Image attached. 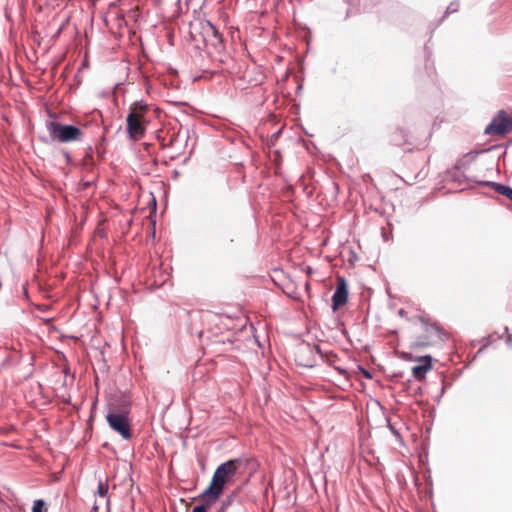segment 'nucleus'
<instances>
[{
	"instance_id": "6e6552de",
	"label": "nucleus",
	"mask_w": 512,
	"mask_h": 512,
	"mask_svg": "<svg viewBox=\"0 0 512 512\" xmlns=\"http://www.w3.org/2000/svg\"><path fill=\"white\" fill-rule=\"evenodd\" d=\"M131 404V397L127 393L120 392L110 399L107 404L108 412L130 414Z\"/></svg>"
},
{
	"instance_id": "de8ad7c7",
	"label": "nucleus",
	"mask_w": 512,
	"mask_h": 512,
	"mask_svg": "<svg viewBox=\"0 0 512 512\" xmlns=\"http://www.w3.org/2000/svg\"><path fill=\"white\" fill-rule=\"evenodd\" d=\"M233 241H234V240H233V238H232V237H230V238L228 239L229 244L233 243Z\"/></svg>"
},
{
	"instance_id": "e433bc0d",
	"label": "nucleus",
	"mask_w": 512,
	"mask_h": 512,
	"mask_svg": "<svg viewBox=\"0 0 512 512\" xmlns=\"http://www.w3.org/2000/svg\"><path fill=\"white\" fill-rule=\"evenodd\" d=\"M443 395H444V393H442V391L440 390L439 395H437V396L435 397V399H434V400H435V402L439 403Z\"/></svg>"
},
{
	"instance_id": "7ed1b4c3",
	"label": "nucleus",
	"mask_w": 512,
	"mask_h": 512,
	"mask_svg": "<svg viewBox=\"0 0 512 512\" xmlns=\"http://www.w3.org/2000/svg\"><path fill=\"white\" fill-rule=\"evenodd\" d=\"M52 120L46 122V129L49 136H40L39 140L44 144H52L53 142L71 143L79 141L83 135V131L76 125L64 124L56 120V116L49 113Z\"/></svg>"
},
{
	"instance_id": "b1692460",
	"label": "nucleus",
	"mask_w": 512,
	"mask_h": 512,
	"mask_svg": "<svg viewBox=\"0 0 512 512\" xmlns=\"http://www.w3.org/2000/svg\"><path fill=\"white\" fill-rule=\"evenodd\" d=\"M499 189H501V192L499 194L505 196L512 202V187L504 184V186H501Z\"/></svg>"
},
{
	"instance_id": "a19ab883",
	"label": "nucleus",
	"mask_w": 512,
	"mask_h": 512,
	"mask_svg": "<svg viewBox=\"0 0 512 512\" xmlns=\"http://www.w3.org/2000/svg\"><path fill=\"white\" fill-rule=\"evenodd\" d=\"M97 154L100 158H103L104 157V152L101 151L100 149H97Z\"/></svg>"
},
{
	"instance_id": "4c0bfd02",
	"label": "nucleus",
	"mask_w": 512,
	"mask_h": 512,
	"mask_svg": "<svg viewBox=\"0 0 512 512\" xmlns=\"http://www.w3.org/2000/svg\"><path fill=\"white\" fill-rule=\"evenodd\" d=\"M302 89H303V85H302V84L298 85V86H297V88H296L295 93H296V94H300V92L302 91Z\"/></svg>"
},
{
	"instance_id": "8fccbe9b",
	"label": "nucleus",
	"mask_w": 512,
	"mask_h": 512,
	"mask_svg": "<svg viewBox=\"0 0 512 512\" xmlns=\"http://www.w3.org/2000/svg\"><path fill=\"white\" fill-rule=\"evenodd\" d=\"M510 144H512V139L510 140Z\"/></svg>"
},
{
	"instance_id": "473e14b6",
	"label": "nucleus",
	"mask_w": 512,
	"mask_h": 512,
	"mask_svg": "<svg viewBox=\"0 0 512 512\" xmlns=\"http://www.w3.org/2000/svg\"><path fill=\"white\" fill-rule=\"evenodd\" d=\"M422 393H423L422 388H421L420 386H417V387L413 390L412 395H413V396H421V395H422Z\"/></svg>"
},
{
	"instance_id": "a211bd4d",
	"label": "nucleus",
	"mask_w": 512,
	"mask_h": 512,
	"mask_svg": "<svg viewBox=\"0 0 512 512\" xmlns=\"http://www.w3.org/2000/svg\"><path fill=\"white\" fill-rule=\"evenodd\" d=\"M235 499V493L227 495L221 500L220 506L216 512H226V510L233 504Z\"/></svg>"
},
{
	"instance_id": "f03ea898",
	"label": "nucleus",
	"mask_w": 512,
	"mask_h": 512,
	"mask_svg": "<svg viewBox=\"0 0 512 512\" xmlns=\"http://www.w3.org/2000/svg\"><path fill=\"white\" fill-rule=\"evenodd\" d=\"M190 38L200 48L198 42L211 46L216 53L225 51V41L218 28L209 20H199L190 24Z\"/></svg>"
},
{
	"instance_id": "49530a36",
	"label": "nucleus",
	"mask_w": 512,
	"mask_h": 512,
	"mask_svg": "<svg viewBox=\"0 0 512 512\" xmlns=\"http://www.w3.org/2000/svg\"><path fill=\"white\" fill-rule=\"evenodd\" d=\"M507 343H508L509 345H512V340H511V337H510V336H509V337H508V339H507Z\"/></svg>"
},
{
	"instance_id": "dca6fc26",
	"label": "nucleus",
	"mask_w": 512,
	"mask_h": 512,
	"mask_svg": "<svg viewBox=\"0 0 512 512\" xmlns=\"http://www.w3.org/2000/svg\"><path fill=\"white\" fill-rule=\"evenodd\" d=\"M347 7L344 20L348 19L351 16L360 14L362 10L360 9V1L359 0H345Z\"/></svg>"
},
{
	"instance_id": "aec40b11",
	"label": "nucleus",
	"mask_w": 512,
	"mask_h": 512,
	"mask_svg": "<svg viewBox=\"0 0 512 512\" xmlns=\"http://www.w3.org/2000/svg\"><path fill=\"white\" fill-rule=\"evenodd\" d=\"M47 503L44 499H36L32 505V512H47Z\"/></svg>"
},
{
	"instance_id": "37998d69",
	"label": "nucleus",
	"mask_w": 512,
	"mask_h": 512,
	"mask_svg": "<svg viewBox=\"0 0 512 512\" xmlns=\"http://www.w3.org/2000/svg\"><path fill=\"white\" fill-rule=\"evenodd\" d=\"M335 369H336L337 371H339L341 374L345 373V369H344V368L336 367Z\"/></svg>"
},
{
	"instance_id": "ea45409f",
	"label": "nucleus",
	"mask_w": 512,
	"mask_h": 512,
	"mask_svg": "<svg viewBox=\"0 0 512 512\" xmlns=\"http://www.w3.org/2000/svg\"><path fill=\"white\" fill-rule=\"evenodd\" d=\"M411 384H412V381H411V380H408V381H407V383L405 384V388H404V389H405V390L410 389Z\"/></svg>"
},
{
	"instance_id": "a18cd8bd",
	"label": "nucleus",
	"mask_w": 512,
	"mask_h": 512,
	"mask_svg": "<svg viewBox=\"0 0 512 512\" xmlns=\"http://www.w3.org/2000/svg\"><path fill=\"white\" fill-rule=\"evenodd\" d=\"M398 314H399L400 316H404V315H405V311H404V309H400V310H399V312H398Z\"/></svg>"
},
{
	"instance_id": "f257e3e1",
	"label": "nucleus",
	"mask_w": 512,
	"mask_h": 512,
	"mask_svg": "<svg viewBox=\"0 0 512 512\" xmlns=\"http://www.w3.org/2000/svg\"><path fill=\"white\" fill-rule=\"evenodd\" d=\"M253 462L250 457L229 459L217 466L208 486L203 490L206 495L220 499L228 484L240 470H245Z\"/></svg>"
},
{
	"instance_id": "1a4fd4ad",
	"label": "nucleus",
	"mask_w": 512,
	"mask_h": 512,
	"mask_svg": "<svg viewBox=\"0 0 512 512\" xmlns=\"http://www.w3.org/2000/svg\"><path fill=\"white\" fill-rule=\"evenodd\" d=\"M433 357L429 354L419 356L416 361L419 363L412 367V375L415 380L421 382L426 378L427 372L433 368Z\"/></svg>"
},
{
	"instance_id": "f704fd0d",
	"label": "nucleus",
	"mask_w": 512,
	"mask_h": 512,
	"mask_svg": "<svg viewBox=\"0 0 512 512\" xmlns=\"http://www.w3.org/2000/svg\"><path fill=\"white\" fill-rule=\"evenodd\" d=\"M64 23L60 25V27L57 29V31L55 32V34L53 35V38H58L59 35L62 33L63 29H64Z\"/></svg>"
},
{
	"instance_id": "20e7f679",
	"label": "nucleus",
	"mask_w": 512,
	"mask_h": 512,
	"mask_svg": "<svg viewBox=\"0 0 512 512\" xmlns=\"http://www.w3.org/2000/svg\"><path fill=\"white\" fill-rule=\"evenodd\" d=\"M105 417L111 430L118 433L124 440L132 439L133 432L129 414L107 411Z\"/></svg>"
},
{
	"instance_id": "58836bf2",
	"label": "nucleus",
	"mask_w": 512,
	"mask_h": 512,
	"mask_svg": "<svg viewBox=\"0 0 512 512\" xmlns=\"http://www.w3.org/2000/svg\"><path fill=\"white\" fill-rule=\"evenodd\" d=\"M98 509H99L98 505H97V504H94V505L92 506V508H91L90 512H98Z\"/></svg>"
},
{
	"instance_id": "79ce46f5",
	"label": "nucleus",
	"mask_w": 512,
	"mask_h": 512,
	"mask_svg": "<svg viewBox=\"0 0 512 512\" xmlns=\"http://www.w3.org/2000/svg\"><path fill=\"white\" fill-rule=\"evenodd\" d=\"M110 499L106 500L107 512H110Z\"/></svg>"
},
{
	"instance_id": "4468645a",
	"label": "nucleus",
	"mask_w": 512,
	"mask_h": 512,
	"mask_svg": "<svg viewBox=\"0 0 512 512\" xmlns=\"http://www.w3.org/2000/svg\"><path fill=\"white\" fill-rule=\"evenodd\" d=\"M464 167L457 168V162L452 169L446 171V178L457 183L462 184L465 179V175L461 172Z\"/></svg>"
},
{
	"instance_id": "72a5a7b5",
	"label": "nucleus",
	"mask_w": 512,
	"mask_h": 512,
	"mask_svg": "<svg viewBox=\"0 0 512 512\" xmlns=\"http://www.w3.org/2000/svg\"><path fill=\"white\" fill-rule=\"evenodd\" d=\"M280 133L281 131H277L275 133L272 134L271 136V145H274V142L278 139V137L280 136Z\"/></svg>"
},
{
	"instance_id": "39448f33",
	"label": "nucleus",
	"mask_w": 512,
	"mask_h": 512,
	"mask_svg": "<svg viewBox=\"0 0 512 512\" xmlns=\"http://www.w3.org/2000/svg\"><path fill=\"white\" fill-rule=\"evenodd\" d=\"M512 131V117L503 109L499 110L485 127L484 134L491 136H506Z\"/></svg>"
},
{
	"instance_id": "7c9ffc66",
	"label": "nucleus",
	"mask_w": 512,
	"mask_h": 512,
	"mask_svg": "<svg viewBox=\"0 0 512 512\" xmlns=\"http://www.w3.org/2000/svg\"><path fill=\"white\" fill-rule=\"evenodd\" d=\"M62 153L65 157L66 163L70 164L72 162V157H71L70 153L65 149L62 150Z\"/></svg>"
},
{
	"instance_id": "6ab92c4d",
	"label": "nucleus",
	"mask_w": 512,
	"mask_h": 512,
	"mask_svg": "<svg viewBox=\"0 0 512 512\" xmlns=\"http://www.w3.org/2000/svg\"><path fill=\"white\" fill-rule=\"evenodd\" d=\"M108 490H109L108 483L106 481L99 480L98 485H97L96 495L110 499V497L108 496Z\"/></svg>"
},
{
	"instance_id": "2eb2a0df",
	"label": "nucleus",
	"mask_w": 512,
	"mask_h": 512,
	"mask_svg": "<svg viewBox=\"0 0 512 512\" xmlns=\"http://www.w3.org/2000/svg\"><path fill=\"white\" fill-rule=\"evenodd\" d=\"M407 132L403 128H397L391 135V143L396 146H401L407 142Z\"/></svg>"
},
{
	"instance_id": "09e8293b",
	"label": "nucleus",
	"mask_w": 512,
	"mask_h": 512,
	"mask_svg": "<svg viewBox=\"0 0 512 512\" xmlns=\"http://www.w3.org/2000/svg\"><path fill=\"white\" fill-rule=\"evenodd\" d=\"M23 294H25V295H27V294H28V292H27V289H26V288H24Z\"/></svg>"
},
{
	"instance_id": "f3484780",
	"label": "nucleus",
	"mask_w": 512,
	"mask_h": 512,
	"mask_svg": "<svg viewBox=\"0 0 512 512\" xmlns=\"http://www.w3.org/2000/svg\"><path fill=\"white\" fill-rule=\"evenodd\" d=\"M433 344H435V340L431 339V337L424 332L423 334L416 337L415 341L413 342V347L426 348Z\"/></svg>"
},
{
	"instance_id": "c9c22d12",
	"label": "nucleus",
	"mask_w": 512,
	"mask_h": 512,
	"mask_svg": "<svg viewBox=\"0 0 512 512\" xmlns=\"http://www.w3.org/2000/svg\"><path fill=\"white\" fill-rule=\"evenodd\" d=\"M37 309L42 312H46L49 309V306L48 305H39V306H37Z\"/></svg>"
},
{
	"instance_id": "393cba45",
	"label": "nucleus",
	"mask_w": 512,
	"mask_h": 512,
	"mask_svg": "<svg viewBox=\"0 0 512 512\" xmlns=\"http://www.w3.org/2000/svg\"><path fill=\"white\" fill-rule=\"evenodd\" d=\"M441 381V391L442 393H445V391L452 386V381H447L445 375L441 374L440 376Z\"/></svg>"
},
{
	"instance_id": "2f4dec72",
	"label": "nucleus",
	"mask_w": 512,
	"mask_h": 512,
	"mask_svg": "<svg viewBox=\"0 0 512 512\" xmlns=\"http://www.w3.org/2000/svg\"><path fill=\"white\" fill-rule=\"evenodd\" d=\"M388 427L393 435H395L396 437H400V433L392 424L388 423Z\"/></svg>"
},
{
	"instance_id": "c03bdc74",
	"label": "nucleus",
	"mask_w": 512,
	"mask_h": 512,
	"mask_svg": "<svg viewBox=\"0 0 512 512\" xmlns=\"http://www.w3.org/2000/svg\"><path fill=\"white\" fill-rule=\"evenodd\" d=\"M487 347V345H484L483 347H481L478 351H477V354H480L482 353V351Z\"/></svg>"
},
{
	"instance_id": "a878e982",
	"label": "nucleus",
	"mask_w": 512,
	"mask_h": 512,
	"mask_svg": "<svg viewBox=\"0 0 512 512\" xmlns=\"http://www.w3.org/2000/svg\"><path fill=\"white\" fill-rule=\"evenodd\" d=\"M299 365L306 367V368H313L317 365V361L315 357L307 358L304 362H300Z\"/></svg>"
},
{
	"instance_id": "9d476101",
	"label": "nucleus",
	"mask_w": 512,
	"mask_h": 512,
	"mask_svg": "<svg viewBox=\"0 0 512 512\" xmlns=\"http://www.w3.org/2000/svg\"><path fill=\"white\" fill-rule=\"evenodd\" d=\"M419 321L423 325L424 332L431 337V339L437 341H444L447 337L444 329L436 321L431 322L429 318L419 316Z\"/></svg>"
},
{
	"instance_id": "cd10ccee",
	"label": "nucleus",
	"mask_w": 512,
	"mask_h": 512,
	"mask_svg": "<svg viewBox=\"0 0 512 512\" xmlns=\"http://www.w3.org/2000/svg\"><path fill=\"white\" fill-rule=\"evenodd\" d=\"M357 369H358L359 373H360V374H361L365 379H368V380H369V379H372V377H373L372 373H371L369 370H367L364 366H362V365H358V366H357Z\"/></svg>"
},
{
	"instance_id": "0eeeda50",
	"label": "nucleus",
	"mask_w": 512,
	"mask_h": 512,
	"mask_svg": "<svg viewBox=\"0 0 512 512\" xmlns=\"http://www.w3.org/2000/svg\"><path fill=\"white\" fill-rule=\"evenodd\" d=\"M348 284L345 278L341 277L338 279L335 291L331 298V308L333 312L344 306L348 302Z\"/></svg>"
},
{
	"instance_id": "f8f14e48",
	"label": "nucleus",
	"mask_w": 512,
	"mask_h": 512,
	"mask_svg": "<svg viewBox=\"0 0 512 512\" xmlns=\"http://www.w3.org/2000/svg\"><path fill=\"white\" fill-rule=\"evenodd\" d=\"M197 499H199L201 503L194 506L191 512H208V509L219 500L215 497L207 496L204 491L197 496Z\"/></svg>"
},
{
	"instance_id": "4be33fe9",
	"label": "nucleus",
	"mask_w": 512,
	"mask_h": 512,
	"mask_svg": "<svg viewBox=\"0 0 512 512\" xmlns=\"http://www.w3.org/2000/svg\"><path fill=\"white\" fill-rule=\"evenodd\" d=\"M321 359L327 364L331 365L337 359V354H335L333 351H325Z\"/></svg>"
},
{
	"instance_id": "ddd939ff",
	"label": "nucleus",
	"mask_w": 512,
	"mask_h": 512,
	"mask_svg": "<svg viewBox=\"0 0 512 512\" xmlns=\"http://www.w3.org/2000/svg\"><path fill=\"white\" fill-rule=\"evenodd\" d=\"M149 110V106L143 100L135 101L129 108V113L134 114V116L145 120V115Z\"/></svg>"
},
{
	"instance_id": "c85d7f7f",
	"label": "nucleus",
	"mask_w": 512,
	"mask_h": 512,
	"mask_svg": "<svg viewBox=\"0 0 512 512\" xmlns=\"http://www.w3.org/2000/svg\"><path fill=\"white\" fill-rule=\"evenodd\" d=\"M85 159L88 161V162H93V147L92 146H88L87 150H86V153H85Z\"/></svg>"
},
{
	"instance_id": "bb28decb",
	"label": "nucleus",
	"mask_w": 512,
	"mask_h": 512,
	"mask_svg": "<svg viewBox=\"0 0 512 512\" xmlns=\"http://www.w3.org/2000/svg\"><path fill=\"white\" fill-rule=\"evenodd\" d=\"M306 348L309 352H316L320 356V358L325 352L322 351L321 347L318 344H314L313 346H311L310 344H306Z\"/></svg>"
},
{
	"instance_id": "423d86ee",
	"label": "nucleus",
	"mask_w": 512,
	"mask_h": 512,
	"mask_svg": "<svg viewBox=\"0 0 512 512\" xmlns=\"http://www.w3.org/2000/svg\"><path fill=\"white\" fill-rule=\"evenodd\" d=\"M146 131L145 120L140 119L132 113L126 117V132L130 140H138L144 136Z\"/></svg>"
},
{
	"instance_id": "412c9836",
	"label": "nucleus",
	"mask_w": 512,
	"mask_h": 512,
	"mask_svg": "<svg viewBox=\"0 0 512 512\" xmlns=\"http://www.w3.org/2000/svg\"><path fill=\"white\" fill-rule=\"evenodd\" d=\"M479 185L487 186L492 188L494 191H496L498 194L501 192V189H499L501 186H504L503 183H498L495 181H488V180H482L478 182Z\"/></svg>"
},
{
	"instance_id": "c756f323",
	"label": "nucleus",
	"mask_w": 512,
	"mask_h": 512,
	"mask_svg": "<svg viewBox=\"0 0 512 512\" xmlns=\"http://www.w3.org/2000/svg\"><path fill=\"white\" fill-rule=\"evenodd\" d=\"M431 56H432V50L426 43L424 45V57H425L426 62H428L430 60Z\"/></svg>"
},
{
	"instance_id": "9b49d317",
	"label": "nucleus",
	"mask_w": 512,
	"mask_h": 512,
	"mask_svg": "<svg viewBox=\"0 0 512 512\" xmlns=\"http://www.w3.org/2000/svg\"><path fill=\"white\" fill-rule=\"evenodd\" d=\"M497 147H498L497 145H494V146H491V147H488V148H481V149L480 148H475V149L469 151L468 153L463 155L462 158L457 160V168H459V167H465V168L468 167L472 162H474L476 160V158L480 154L490 152V151H492L493 149H495Z\"/></svg>"
},
{
	"instance_id": "5701e85b",
	"label": "nucleus",
	"mask_w": 512,
	"mask_h": 512,
	"mask_svg": "<svg viewBox=\"0 0 512 512\" xmlns=\"http://www.w3.org/2000/svg\"><path fill=\"white\" fill-rule=\"evenodd\" d=\"M460 3L458 1H452L446 8L445 14L443 17H445L448 14L455 13L459 10Z\"/></svg>"
}]
</instances>
